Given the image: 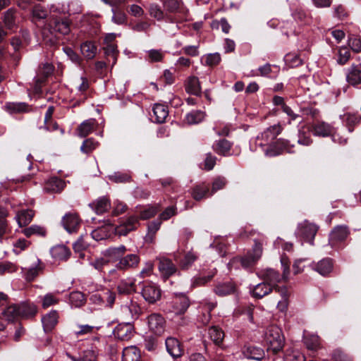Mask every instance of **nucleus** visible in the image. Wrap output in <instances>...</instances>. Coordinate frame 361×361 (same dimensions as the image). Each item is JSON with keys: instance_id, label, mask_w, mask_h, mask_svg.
Wrapping results in <instances>:
<instances>
[{"instance_id": "obj_8", "label": "nucleus", "mask_w": 361, "mask_h": 361, "mask_svg": "<svg viewBox=\"0 0 361 361\" xmlns=\"http://www.w3.org/2000/svg\"><path fill=\"white\" fill-rule=\"evenodd\" d=\"M141 295L146 302L153 304L160 299L161 290L155 284L147 283L142 288Z\"/></svg>"}, {"instance_id": "obj_25", "label": "nucleus", "mask_w": 361, "mask_h": 361, "mask_svg": "<svg viewBox=\"0 0 361 361\" xmlns=\"http://www.w3.org/2000/svg\"><path fill=\"white\" fill-rule=\"evenodd\" d=\"M210 192L209 186L206 183H202L192 188L191 195L194 200L200 201L208 196H212Z\"/></svg>"}, {"instance_id": "obj_18", "label": "nucleus", "mask_w": 361, "mask_h": 361, "mask_svg": "<svg viewBox=\"0 0 361 361\" xmlns=\"http://www.w3.org/2000/svg\"><path fill=\"white\" fill-rule=\"evenodd\" d=\"M167 352L173 358L180 357L183 355V348L180 342L174 337H169L165 341Z\"/></svg>"}, {"instance_id": "obj_5", "label": "nucleus", "mask_w": 361, "mask_h": 361, "mask_svg": "<svg viewBox=\"0 0 361 361\" xmlns=\"http://www.w3.org/2000/svg\"><path fill=\"white\" fill-rule=\"evenodd\" d=\"M350 234V229L346 225H338L335 226L329 234V244L335 247L338 244L344 242Z\"/></svg>"}, {"instance_id": "obj_57", "label": "nucleus", "mask_w": 361, "mask_h": 361, "mask_svg": "<svg viewBox=\"0 0 361 361\" xmlns=\"http://www.w3.org/2000/svg\"><path fill=\"white\" fill-rule=\"evenodd\" d=\"M227 184V180L225 177L223 176H217L216 177L212 184V189L210 192V195H212L215 192H216L219 190H222L224 188L226 185Z\"/></svg>"}, {"instance_id": "obj_56", "label": "nucleus", "mask_w": 361, "mask_h": 361, "mask_svg": "<svg viewBox=\"0 0 361 361\" xmlns=\"http://www.w3.org/2000/svg\"><path fill=\"white\" fill-rule=\"evenodd\" d=\"M204 61V65L208 66H217L221 60V55L219 53L208 54L202 57Z\"/></svg>"}, {"instance_id": "obj_36", "label": "nucleus", "mask_w": 361, "mask_h": 361, "mask_svg": "<svg viewBox=\"0 0 361 361\" xmlns=\"http://www.w3.org/2000/svg\"><path fill=\"white\" fill-rule=\"evenodd\" d=\"M272 290V286L263 281L254 286L252 294L254 298L260 299L269 294Z\"/></svg>"}, {"instance_id": "obj_44", "label": "nucleus", "mask_w": 361, "mask_h": 361, "mask_svg": "<svg viewBox=\"0 0 361 361\" xmlns=\"http://www.w3.org/2000/svg\"><path fill=\"white\" fill-rule=\"evenodd\" d=\"M82 55L87 59H92L94 57L97 52V47L92 42H85L80 46Z\"/></svg>"}, {"instance_id": "obj_48", "label": "nucleus", "mask_w": 361, "mask_h": 361, "mask_svg": "<svg viewBox=\"0 0 361 361\" xmlns=\"http://www.w3.org/2000/svg\"><path fill=\"white\" fill-rule=\"evenodd\" d=\"M21 232L27 238H30L33 235L45 236L47 233L46 229L38 225H32L30 227L23 229Z\"/></svg>"}, {"instance_id": "obj_32", "label": "nucleus", "mask_w": 361, "mask_h": 361, "mask_svg": "<svg viewBox=\"0 0 361 361\" xmlns=\"http://www.w3.org/2000/svg\"><path fill=\"white\" fill-rule=\"evenodd\" d=\"M4 109L11 114L25 113L30 111L28 104L25 102H7Z\"/></svg>"}, {"instance_id": "obj_49", "label": "nucleus", "mask_w": 361, "mask_h": 361, "mask_svg": "<svg viewBox=\"0 0 361 361\" xmlns=\"http://www.w3.org/2000/svg\"><path fill=\"white\" fill-rule=\"evenodd\" d=\"M159 211V206L158 204L148 205L147 207L140 211V216H138L139 220H147L150 218H152L157 214Z\"/></svg>"}, {"instance_id": "obj_31", "label": "nucleus", "mask_w": 361, "mask_h": 361, "mask_svg": "<svg viewBox=\"0 0 361 361\" xmlns=\"http://www.w3.org/2000/svg\"><path fill=\"white\" fill-rule=\"evenodd\" d=\"M185 90L188 93L199 96L201 94V85L197 77L190 76L185 83Z\"/></svg>"}, {"instance_id": "obj_33", "label": "nucleus", "mask_w": 361, "mask_h": 361, "mask_svg": "<svg viewBox=\"0 0 361 361\" xmlns=\"http://www.w3.org/2000/svg\"><path fill=\"white\" fill-rule=\"evenodd\" d=\"M18 305L19 316L24 318H30L37 313V307L32 303L21 302Z\"/></svg>"}, {"instance_id": "obj_41", "label": "nucleus", "mask_w": 361, "mask_h": 361, "mask_svg": "<svg viewBox=\"0 0 361 361\" xmlns=\"http://www.w3.org/2000/svg\"><path fill=\"white\" fill-rule=\"evenodd\" d=\"M127 248L125 245H120L118 247H112L108 248L105 251V255L111 259L118 260L123 257V255L126 252Z\"/></svg>"}, {"instance_id": "obj_15", "label": "nucleus", "mask_w": 361, "mask_h": 361, "mask_svg": "<svg viewBox=\"0 0 361 361\" xmlns=\"http://www.w3.org/2000/svg\"><path fill=\"white\" fill-rule=\"evenodd\" d=\"M216 268L209 269L207 271L202 270L199 276H194L191 281V288H195L203 286L210 282L216 274Z\"/></svg>"}, {"instance_id": "obj_58", "label": "nucleus", "mask_w": 361, "mask_h": 361, "mask_svg": "<svg viewBox=\"0 0 361 361\" xmlns=\"http://www.w3.org/2000/svg\"><path fill=\"white\" fill-rule=\"evenodd\" d=\"M197 259V256L194 252H188L180 262L181 269H188Z\"/></svg>"}, {"instance_id": "obj_61", "label": "nucleus", "mask_w": 361, "mask_h": 361, "mask_svg": "<svg viewBox=\"0 0 361 361\" xmlns=\"http://www.w3.org/2000/svg\"><path fill=\"white\" fill-rule=\"evenodd\" d=\"M4 23L8 29L14 27L15 23V11L13 9H8L4 13Z\"/></svg>"}, {"instance_id": "obj_60", "label": "nucleus", "mask_w": 361, "mask_h": 361, "mask_svg": "<svg viewBox=\"0 0 361 361\" xmlns=\"http://www.w3.org/2000/svg\"><path fill=\"white\" fill-rule=\"evenodd\" d=\"M147 56L151 63L160 62L164 56V53L161 49H150L147 51Z\"/></svg>"}, {"instance_id": "obj_37", "label": "nucleus", "mask_w": 361, "mask_h": 361, "mask_svg": "<svg viewBox=\"0 0 361 361\" xmlns=\"http://www.w3.org/2000/svg\"><path fill=\"white\" fill-rule=\"evenodd\" d=\"M96 120L90 118L83 121L78 128V136L85 137L90 134L96 125Z\"/></svg>"}, {"instance_id": "obj_63", "label": "nucleus", "mask_w": 361, "mask_h": 361, "mask_svg": "<svg viewBox=\"0 0 361 361\" xmlns=\"http://www.w3.org/2000/svg\"><path fill=\"white\" fill-rule=\"evenodd\" d=\"M305 344L307 349L314 350L319 345V337L315 335L307 336L305 338Z\"/></svg>"}, {"instance_id": "obj_1", "label": "nucleus", "mask_w": 361, "mask_h": 361, "mask_svg": "<svg viewBox=\"0 0 361 361\" xmlns=\"http://www.w3.org/2000/svg\"><path fill=\"white\" fill-rule=\"evenodd\" d=\"M281 264L283 267L282 276L277 271L269 268L260 271L258 274L259 277L261 278L264 283L272 286V288L278 286L277 283H279L281 279L287 281L290 274L289 266L283 259H281Z\"/></svg>"}, {"instance_id": "obj_27", "label": "nucleus", "mask_w": 361, "mask_h": 361, "mask_svg": "<svg viewBox=\"0 0 361 361\" xmlns=\"http://www.w3.org/2000/svg\"><path fill=\"white\" fill-rule=\"evenodd\" d=\"M59 314L57 311L52 310L42 319V322L45 331H51L58 322Z\"/></svg>"}, {"instance_id": "obj_10", "label": "nucleus", "mask_w": 361, "mask_h": 361, "mask_svg": "<svg viewBox=\"0 0 361 361\" xmlns=\"http://www.w3.org/2000/svg\"><path fill=\"white\" fill-rule=\"evenodd\" d=\"M134 333V326L131 322L128 321L118 324L114 330L115 337L121 341L130 340L133 336Z\"/></svg>"}, {"instance_id": "obj_47", "label": "nucleus", "mask_w": 361, "mask_h": 361, "mask_svg": "<svg viewBox=\"0 0 361 361\" xmlns=\"http://www.w3.org/2000/svg\"><path fill=\"white\" fill-rule=\"evenodd\" d=\"M205 114L202 111H192L186 114L185 121L190 125L200 123L204 118Z\"/></svg>"}, {"instance_id": "obj_64", "label": "nucleus", "mask_w": 361, "mask_h": 361, "mask_svg": "<svg viewBox=\"0 0 361 361\" xmlns=\"http://www.w3.org/2000/svg\"><path fill=\"white\" fill-rule=\"evenodd\" d=\"M94 331V326L88 324L78 325V330L74 331L76 337L91 334Z\"/></svg>"}, {"instance_id": "obj_34", "label": "nucleus", "mask_w": 361, "mask_h": 361, "mask_svg": "<svg viewBox=\"0 0 361 361\" xmlns=\"http://www.w3.org/2000/svg\"><path fill=\"white\" fill-rule=\"evenodd\" d=\"M316 271L322 276H326L333 270V262L330 258H325L317 262L314 268Z\"/></svg>"}, {"instance_id": "obj_59", "label": "nucleus", "mask_w": 361, "mask_h": 361, "mask_svg": "<svg viewBox=\"0 0 361 361\" xmlns=\"http://www.w3.org/2000/svg\"><path fill=\"white\" fill-rule=\"evenodd\" d=\"M59 299L56 296L55 294L49 293L46 294L42 298V306L44 309H47L50 306L58 304Z\"/></svg>"}, {"instance_id": "obj_46", "label": "nucleus", "mask_w": 361, "mask_h": 361, "mask_svg": "<svg viewBox=\"0 0 361 361\" xmlns=\"http://www.w3.org/2000/svg\"><path fill=\"white\" fill-rule=\"evenodd\" d=\"M7 319V322H12L19 317V312L17 304H13L8 306L1 313Z\"/></svg>"}, {"instance_id": "obj_30", "label": "nucleus", "mask_w": 361, "mask_h": 361, "mask_svg": "<svg viewBox=\"0 0 361 361\" xmlns=\"http://www.w3.org/2000/svg\"><path fill=\"white\" fill-rule=\"evenodd\" d=\"M140 350L135 345L126 347L123 350L122 361H140Z\"/></svg>"}, {"instance_id": "obj_7", "label": "nucleus", "mask_w": 361, "mask_h": 361, "mask_svg": "<svg viewBox=\"0 0 361 361\" xmlns=\"http://www.w3.org/2000/svg\"><path fill=\"white\" fill-rule=\"evenodd\" d=\"M157 260L159 271L164 280L178 272L177 267L171 259L162 257L157 258Z\"/></svg>"}, {"instance_id": "obj_38", "label": "nucleus", "mask_w": 361, "mask_h": 361, "mask_svg": "<svg viewBox=\"0 0 361 361\" xmlns=\"http://www.w3.org/2000/svg\"><path fill=\"white\" fill-rule=\"evenodd\" d=\"M90 206L97 214H102L109 210L111 205L109 199L102 197L91 204Z\"/></svg>"}, {"instance_id": "obj_53", "label": "nucleus", "mask_w": 361, "mask_h": 361, "mask_svg": "<svg viewBox=\"0 0 361 361\" xmlns=\"http://www.w3.org/2000/svg\"><path fill=\"white\" fill-rule=\"evenodd\" d=\"M210 338L216 345H219L223 341L224 334L223 331L217 326H212L208 331Z\"/></svg>"}, {"instance_id": "obj_43", "label": "nucleus", "mask_w": 361, "mask_h": 361, "mask_svg": "<svg viewBox=\"0 0 361 361\" xmlns=\"http://www.w3.org/2000/svg\"><path fill=\"white\" fill-rule=\"evenodd\" d=\"M69 300L74 307H80L86 302L85 295L80 291H73L70 293Z\"/></svg>"}, {"instance_id": "obj_13", "label": "nucleus", "mask_w": 361, "mask_h": 361, "mask_svg": "<svg viewBox=\"0 0 361 361\" xmlns=\"http://www.w3.org/2000/svg\"><path fill=\"white\" fill-rule=\"evenodd\" d=\"M282 130L283 127L280 123L269 126L261 133L260 136L257 137L258 139H260L262 141L260 145H269L276 138V137L282 132Z\"/></svg>"}, {"instance_id": "obj_28", "label": "nucleus", "mask_w": 361, "mask_h": 361, "mask_svg": "<svg viewBox=\"0 0 361 361\" xmlns=\"http://www.w3.org/2000/svg\"><path fill=\"white\" fill-rule=\"evenodd\" d=\"M216 302H209L207 300H203L200 302V307L204 308L206 311V312H203L202 314L200 316L199 319L202 324L207 325L209 324L211 318L210 312L216 307Z\"/></svg>"}, {"instance_id": "obj_26", "label": "nucleus", "mask_w": 361, "mask_h": 361, "mask_svg": "<svg viewBox=\"0 0 361 361\" xmlns=\"http://www.w3.org/2000/svg\"><path fill=\"white\" fill-rule=\"evenodd\" d=\"M232 147V143L226 139H221L216 141L213 145V150L219 155H230V151Z\"/></svg>"}, {"instance_id": "obj_35", "label": "nucleus", "mask_w": 361, "mask_h": 361, "mask_svg": "<svg viewBox=\"0 0 361 361\" xmlns=\"http://www.w3.org/2000/svg\"><path fill=\"white\" fill-rule=\"evenodd\" d=\"M152 111L155 121L159 123H164L169 115L167 106L161 104H155Z\"/></svg>"}, {"instance_id": "obj_17", "label": "nucleus", "mask_w": 361, "mask_h": 361, "mask_svg": "<svg viewBox=\"0 0 361 361\" xmlns=\"http://www.w3.org/2000/svg\"><path fill=\"white\" fill-rule=\"evenodd\" d=\"M290 147H293V145H290L288 140L279 139L266 149L265 154L269 157H276L281 154L283 150L291 152Z\"/></svg>"}, {"instance_id": "obj_40", "label": "nucleus", "mask_w": 361, "mask_h": 361, "mask_svg": "<svg viewBox=\"0 0 361 361\" xmlns=\"http://www.w3.org/2000/svg\"><path fill=\"white\" fill-rule=\"evenodd\" d=\"M347 81L353 85L361 83V69L360 67L357 66H351L347 74Z\"/></svg>"}, {"instance_id": "obj_23", "label": "nucleus", "mask_w": 361, "mask_h": 361, "mask_svg": "<svg viewBox=\"0 0 361 361\" xmlns=\"http://www.w3.org/2000/svg\"><path fill=\"white\" fill-rule=\"evenodd\" d=\"M117 291L121 295H129L136 291V285L134 279H127L119 281L117 285Z\"/></svg>"}, {"instance_id": "obj_22", "label": "nucleus", "mask_w": 361, "mask_h": 361, "mask_svg": "<svg viewBox=\"0 0 361 361\" xmlns=\"http://www.w3.org/2000/svg\"><path fill=\"white\" fill-rule=\"evenodd\" d=\"M66 186V183L61 178H51L44 184V190L47 192H60Z\"/></svg>"}, {"instance_id": "obj_62", "label": "nucleus", "mask_w": 361, "mask_h": 361, "mask_svg": "<svg viewBox=\"0 0 361 361\" xmlns=\"http://www.w3.org/2000/svg\"><path fill=\"white\" fill-rule=\"evenodd\" d=\"M285 61L287 65L291 68L298 67L302 63L299 56L295 54H286L285 56Z\"/></svg>"}, {"instance_id": "obj_50", "label": "nucleus", "mask_w": 361, "mask_h": 361, "mask_svg": "<svg viewBox=\"0 0 361 361\" xmlns=\"http://www.w3.org/2000/svg\"><path fill=\"white\" fill-rule=\"evenodd\" d=\"M104 54L109 61L112 60V65H114L117 61V56L118 54V51L117 49V45L116 44H111L109 45H105L103 47Z\"/></svg>"}, {"instance_id": "obj_24", "label": "nucleus", "mask_w": 361, "mask_h": 361, "mask_svg": "<svg viewBox=\"0 0 361 361\" xmlns=\"http://www.w3.org/2000/svg\"><path fill=\"white\" fill-rule=\"evenodd\" d=\"M35 211L32 209H21L16 213L15 216L20 227L28 225L35 216Z\"/></svg>"}, {"instance_id": "obj_16", "label": "nucleus", "mask_w": 361, "mask_h": 361, "mask_svg": "<svg viewBox=\"0 0 361 361\" xmlns=\"http://www.w3.org/2000/svg\"><path fill=\"white\" fill-rule=\"evenodd\" d=\"M312 128L314 135L322 137H331L335 131V128L332 125L323 121L314 122Z\"/></svg>"}, {"instance_id": "obj_4", "label": "nucleus", "mask_w": 361, "mask_h": 361, "mask_svg": "<svg viewBox=\"0 0 361 361\" xmlns=\"http://www.w3.org/2000/svg\"><path fill=\"white\" fill-rule=\"evenodd\" d=\"M317 231L318 227L317 225L305 221L298 224L296 235L298 237L313 245V240Z\"/></svg>"}, {"instance_id": "obj_19", "label": "nucleus", "mask_w": 361, "mask_h": 361, "mask_svg": "<svg viewBox=\"0 0 361 361\" xmlns=\"http://www.w3.org/2000/svg\"><path fill=\"white\" fill-rule=\"evenodd\" d=\"M190 305V300L185 295H176L172 302L173 312L176 314H183L187 311Z\"/></svg>"}, {"instance_id": "obj_45", "label": "nucleus", "mask_w": 361, "mask_h": 361, "mask_svg": "<svg viewBox=\"0 0 361 361\" xmlns=\"http://www.w3.org/2000/svg\"><path fill=\"white\" fill-rule=\"evenodd\" d=\"M244 353L248 358L257 360H261L264 356L263 349L254 345L246 347Z\"/></svg>"}, {"instance_id": "obj_20", "label": "nucleus", "mask_w": 361, "mask_h": 361, "mask_svg": "<svg viewBox=\"0 0 361 361\" xmlns=\"http://www.w3.org/2000/svg\"><path fill=\"white\" fill-rule=\"evenodd\" d=\"M49 27L53 32L61 35H67L71 31L69 22L63 18H53L49 22Z\"/></svg>"}, {"instance_id": "obj_55", "label": "nucleus", "mask_w": 361, "mask_h": 361, "mask_svg": "<svg viewBox=\"0 0 361 361\" xmlns=\"http://www.w3.org/2000/svg\"><path fill=\"white\" fill-rule=\"evenodd\" d=\"M161 222V221H152L148 224V233L145 237L147 242L152 243L156 233L159 229Z\"/></svg>"}, {"instance_id": "obj_52", "label": "nucleus", "mask_w": 361, "mask_h": 361, "mask_svg": "<svg viewBox=\"0 0 361 361\" xmlns=\"http://www.w3.org/2000/svg\"><path fill=\"white\" fill-rule=\"evenodd\" d=\"M99 145V142L96 141L94 138H87L83 141L80 147V150L82 153L88 154L96 149Z\"/></svg>"}, {"instance_id": "obj_6", "label": "nucleus", "mask_w": 361, "mask_h": 361, "mask_svg": "<svg viewBox=\"0 0 361 361\" xmlns=\"http://www.w3.org/2000/svg\"><path fill=\"white\" fill-rule=\"evenodd\" d=\"M140 225L137 216L132 215L128 216L123 223L114 227V232L119 236H126L130 232L136 230Z\"/></svg>"}, {"instance_id": "obj_3", "label": "nucleus", "mask_w": 361, "mask_h": 361, "mask_svg": "<svg viewBox=\"0 0 361 361\" xmlns=\"http://www.w3.org/2000/svg\"><path fill=\"white\" fill-rule=\"evenodd\" d=\"M142 312L141 307L138 302L130 299L123 302L121 306L120 314L123 320L133 322L137 319Z\"/></svg>"}, {"instance_id": "obj_39", "label": "nucleus", "mask_w": 361, "mask_h": 361, "mask_svg": "<svg viewBox=\"0 0 361 361\" xmlns=\"http://www.w3.org/2000/svg\"><path fill=\"white\" fill-rule=\"evenodd\" d=\"M148 11L150 16L155 18L158 21L164 20L169 17L167 13H164L161 7L157 4H151L149 6Z\"/></svg>"}, {"instance_id": "obj_12", "label": "nucleus", "mask_w": 361, "mask_h": 361, "mask_svg": "<svg viewBox=\"0 0 361 361\" xmlns=\"http://www.w3.org/2000/svg\"><path fill=\"white\" fill-rule=\"evenodd\" d=\"M214 293L220 297H224L238 293V286L233 281L219 282L215 285L213 289Z\"/></svg>"}, {"instance_id": "obj_42", "label": "nucleus", "mask_w": 361, "mask_h": 361, "mask_svg": "<svg viewBox=\"0 0 361 361\" xmlns=\"http://www.w3.org/2000/svg\"><path fill=\"white\" fill-rule=\"evenodd\" d=\"M343 121L348 128V131L352 133L354 126L361 122V117L357 114L346 113L343 116Z\"/></svg>"}, {"instance_id": "obj_21", "label": "nucleus", "mask_w": 361, "mask_h": 361, "mask_svg": "<svg viewBox=\"0 0 361 361\" xmlns=\"http://www.w3.org/2000/svg\"><path fill=\"white\" fill-rule=\"evenodd\" d=\"M112 233H114V225L108 223L94 229L91 232V235L94 240L99 241L109 238Z\"/></svg>"}, {"instance_id": "obj_14", "label": "nucleus", "mask_w": 361, "mask_h": 361, "mask_svg": "<svg viewBox=\"0 0 361 361\" xmlns=\"http://www.w3.org/2000/svg\"><path fill=\"white\" fill-rule=\"evenodd\" d=\"M82 220L75 212L66 214L61 220V224L68 233L76 232L80 226Z\"/></svg>"}, {"instance_id": "obj_9", "label": "nucleus", "mask_w": 361, "mask_h": 361, "mask_svg": "<svg viewBox=\"0 0 361 361\" xmlns=\"http://www.w3.org/2000/svg\"><path fill=\"white\" fill-rule=\"evenodd\" d=\"M147 322L149 330L154 334L160 336L164 332L166 322L161 314L157 313L150 314L147 317Z\"/></svg>"}, {"instance_id": "obj_51", "label": "nucleus", "mask_w": 361, "mask_h": 361, "mask_svg": "<svg viewBox=\"0 0 361 361\" xmlns=\"http://www.w3.org/2000/svg\"><path fill=\"white\" fill-rule=\"evenodd\" d=\"M298 143L303 146H309L312 143L311 133L308 129L305 127L300 128L298 131Z\"/></svg>"}, {"instance_id": "obj_11", "label": "nucleus", "mask_w": 361, "mask_h": 361, "mask_svg": "<svg viewBox=\"0 0 361 361\" xmlns=\"http://www.w3.org/2000/svg\"><path fill=\"white\" fill-rule=\"evenodd\" d=\"M140 262V257L137 254H128L123 256L116 265L118 270L126 271L137 267Z\"/></svg>"}, {"instance_id": "obj_2", "label": "nucleus", "mask_w": 361, "mask_h": 361, "mask_svg": "<svg viewBox=\"0 0 361 361\" xmlns=\"http://www.w3.org/2000/svg\"><path fill=\"white\" fill-rule=\"evenodd\" d=\"M264 339L268 345L269 350L274 353L282 350L285 338L281 329L276 325L269 326L265 332Z\"/></svg>"}, {"instance_id": "obj_54", "label": "nucleus", "mask_w": 361, "mask_h": 361, "mask_svg": "<svg viewBox=\"0 0 361 361\" xmlns=\"http://www.w3.org/2000/svg\"><path fill=\"white\" fill-rule=\"evenodd\" d=\"M162 1L168 15L180 11V0H163Z\"/></svg>"}, {"instance_id": "obj_29", "label": "nucleus", "mask_w": 361, "mask_h": 361, "mask_svg": "<svg viewBox=\"0 0 361 361\" xmlns=\"http://www.w3.org/2000/svg\"><path fill=\"white\" fill-rule=\"evenodd\" d=\"M50 253L52 257L57 260H66L71 255L70 250L63 245L54 246L51 249Z\"/></svg>"}]
</instances>
